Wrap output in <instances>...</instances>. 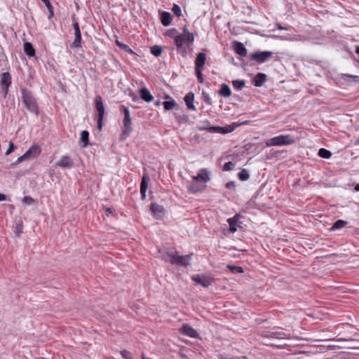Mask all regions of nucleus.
<instances>
[{"label":"nucleus","instance_id":"obj_1","mask_svg":"<svg viewBox=\"0 0 359 359\" xmlns=\"http://www.w3.org/2000/svg\"><path fill=\"white\" fill-rule=\"evenodd\" d=\"M120 111L123 113L124 118L123 120V131L121 135V139H126L133 131L132 121L130 118V112L128 107L124 105L120 107Z\"/></svg>","mask_w":359,"mask_h":359},{"label":"nucleus","instance_id":"obj_2","mask_svg":"<svg viewBox=\"0 0 359 359\" xmlns=\"http://www.w3.org/2000/svg\"><path fill=\"white\" fill-rule=\"evenodd\" d=\"M296 138L290 134L281 135L268 140L266 142V147L272 146H285L294 144Z\"/></svg>","mask_w":359,"mask_h":359},{"label":"nucleus","instance_id":"obj_3","mask_svg":"<svg viewBox=\"0 0 359 359\" xmlns=\"http://www.w3.org/2000/svg\"><path fill=\"white\" fill-rule=\"evenodd\" d=\"M22 99L25 107L31 112L38 114V105L31 91L25 88L21 89Z\"/></svg>","mask_w":359,"mask_h":359},{"label":"nucleus","instance_id":"obj_4","mask_svg":"<svg viewBox=\"0 0 359 359\" xmlns=\"http://www.w3.org/2000/svg\"><path fill=\"white\" fill-rule=\"evenodd\" d=\"M41 153V148L37 144L32 145L29 149L21 156H20L15 162L18 165L23 161L34 158L39 156Z\"/></svg>","mask_w":359,"mask_h":359},{"label":"nucleus","instance_id":"obj_5","mask_svg":"<svg viewBox=\"0 0 359 359\" xmlns=\"http://www.w3.org/2000/svg\"><path fill=\"white\" fill-rule=\"evenodd\" d=\"M241 123H233L231 125H227L224 127L212 126L209 128H202L201 130H205L212 133L227 134L233 132Z\"/></svg>","mask_w":359,"mask_h":359},{"label":"nucleus","instance_id":"obj_6","mask_svg":"<svg viewBox=\"0 0 359 359\" xmlns=\"http://www.w3.org/2000/svg\"><path fill=\"white\" fill-rule=\"evenodd\" d=\"M241 123H233L231 125H227L224 127L212 126L209 128H202L201 130H205L212 133L227 134L233 132Z\"/></svg>","mask_w":359,"mask_h":359},{"label":"nucleus","instance_id":"obj_7","mask_svg":"<svg viewBox=\"0 0 359 359\" xmlns=\"http://www.w3.org/2000/svg\"><path fill=\"white\" fill-rule=\"evenodd\" d=\"M95 107L98 113L97 129L99 130H102L105 109L102 102V98L100 95H98L95 97Z\"/></svg>","mask_w":359,"mask_h":359},{"label":"nucleus","instance_id":"obj_8","mask_svg":"<svg viewBox=\"0 0 359 359\" xmlns=\"http://www.w3.org/2000/svg\"><path fill=\"white\" fill-rule=\"evenodd\" d=\"M272 55L273 53L271 51H262L251 53L250 55V57L252 60L256 61L257 63L261 64L271 58Z\"/></svg>","mask_w":359,"mask_h":359},{"label":"nucleus","instance_id":"obj_9","mask_svg":"<svg viewBox=\"0 0 359 359\" xmlns=\"http://www.w3.org/2000/svg\"><path fill=\"white\" fill-rule=\"evenodd\" d=\"M11 84V76L8 72H4L0 74V85L5 95L8 92V88Z\"/></svg>","mask_w":359,"mask_h":359},{"label":"nucleus","instance_id":"obj_10","mask_svg":"<svg viewBox=\"0 0 359 359\" xmlns=\"http://www.w3.org/2000/svg\"><path fill=\"white\" fill-rule=\"evenodd\" d=\"M192 280L196 284L201 285L204 287H208L214 281V279L210 276L204 275H196L192 277Z\"/></svg>","mask_w":359,"mask_h":359},{"label":"nucleus","instance_id":"obj_11","mask_svg":"<svg viewBox=\"0 0 359 359\" xmlns=\"http://www.w3.org/2000/svg\"><path fill=\"white\" fill-rule=\"evenodd\" d=\"M55 167L70 169L74 166V160L68 155H63L60 160L55 163Z\"/></svg>","mask_w":359,"mask_h":359},{"label":"nucleus","instance_id":"obj_12","mask_svg":"<svg viewBox=\"0 0 359 359\" xmlns=\"http://www.w3.org/2000/svg\"><path fill=\"white\" fill-rule=\"evenodd\" d=\"M164 35L174 41L177 50H180V34L175 28L170 29L166 31Z\"/></svg>","mask_w":359,"mask_h":359},{"label":"nucleus","instance_id":"obj_13","mask_svg":"<svg viewBox=\"0 0 359 359\" xmlns=\"http://www.w3.org/2000/svg\"><path fill=\"white\" fill-rule=\"evenodd\" d=\"M73 27L74 29L75 39L72 44V46L74 48H79L81 47V34L79 23L77 22H74Z\"/></svg>","mask_w":359,"mask_h":359},{"label":"nucleus","instance_id":"obj_14","mask_svg":"<svg viewBox=\"0 0 359 359\" xmlns=\"http://www.w3.org/2000/svg\"><path fill=\"white\" fill-rule=\"evenodd\" d=\"M181 333L191 338H199L198 332L188 324H183L181 327Z\"/></svg>","mask_w":359,"mask_h":359},{"label":"nucleus","instance_id":"obj_15","mask_svg":"<svg viewBox=\"0 0 359 359\" xmlns=\"http://www.w3.org/2000/svg\"><path fill=\"white\" fill-rule=\"evenodd\" d=\"M194 40V35L191 32H189L184 27L183 28V33L181 34V47L183 43H187L188 46L191 45Z\"/></svg>","mask_w":359,"mask_h":359},{"label":"nucleus","instance_id":"obj_16","mask_svg":"<svg viewBox=\"0 0 359 359\" xmlns=\"http://www.w3.org/2000/svg\"><path fill=\"white\" fill-rule=\"evenodd\" d=\"M150 210L151 211L153 215L157 219L163 217L165 212L164 208L162 205H158L156 203L151 204Z\"/></svg>","mask_w":359,"mask_h":359},{"label":"nucleus","instance_id":"obj_17","mask_svg":"<svg viewBox=\"0 0 359 359\" xmlns=\"http://www.w3.org/2000/svg\"><path fill=\"white\" fill-rule=\"evenodd\" d=\"M232 47L235 53L241 57H245L248 51L245 46L239 41H233L232 43Z\"/></svg>","mask_w":359,"mask_h":359},{"label":"nucleus","instance_id":"obj_18","mask_svg":"<svg viewBox=\"0 0 359 359\" xmlns=\"http://www.w3.org/2000/svg\"><path fill=\"white\" fill-rule=\"evenodd\" d=\"M241 216L238 214H236L233 217L229 218L227 222L229 225V231L231 233H234L237 231V224L239 222Z\"/></svg>","mask_w":359,"mask_h":359},{"label":"nucleus","instance_id":"obj_19","mask_svg":"<svg viewBox=\"0 0 359 359\" xmlns=\"http://www.w3.org/2000/svg\"><path fill=\"white\" fill-rule=\"evenodd\" d=\"M185 104L189 110L196 111V108L194 104V94L191 92L189 93L184 98Z\"/></svg>","mask_w":359,"mask_h":359},{"label":"nucleus","instance_id":"obj_20","mask_svg":"<svg viewBox=\"0 0 359 359\" xmlns=\"http://www.w3.org/2000/svg\"><path fill=\"white\" fill-rule=\"evenodd\" d=\"M165 262H170L172 264H180V255L177 252L175 254L167 253L163 256Z\"/></svg>","mask_w":359,"mask_h":359},{"label":"nucleus","instance_id":"obj_21","mask_svg":"<svg viewBox=\"0 0 359 359\" xmlns=\"http://www.w3.org/2000/svg\"><path fill=\"white\" fill-rule=\"evenodd\" d=\"M194 180L201 183H206L210 180V177L207 170L203 169L200 170L196 176L194 177Z\"/></svg>","mask_w":359,"mask_h":359},{"label":"nucleus","instance_id":"obj_22","mask_svg":"<svg viewBox=\"0 0 359 359\" xmlns=\"http://www.w3.org/2000/svg\"><path fill=\"white\" fill-rule=\"evenodd\" d=\"M148 177L144 175L142 177V181L140 184V194L142 199H145L146 198V191L148 187Z\"/></svg>","mask_w":359,"mask_h":359},{"label":"nucleus","instance_id":"obj_23","mask_svg":"<svg viewBox=\"0 0 359 359\" xmlns=\"http://www.w3.org/2000/svg\"><path fill=\"white\" fill-rule=\"evenodd\" d=\"M264 337L273 338V339H285L286 334L283 332H267L262 334Z\"/></svg>","mask_w":359,"mask_h":359},{"label":"nucleus","instance_id":"obj_24","mask_svg":"<svg viewBox=\"0 0 359 359\" xmlns=\"http://www.w3.org/2000/svg\"><path fill=\"white\" fill-rule=\"evenodd\" d=\"M172 20V15L167 12L163 11L161 13V22L164 26H168L171 24Z\"/></svg>","mask_w":359,"mask_h":359},{"label":"nucleus","instance_id":"obj_25","mask_svg":"<svg viewBox=\"0 0 359 359\" xmlns=\"http://www.w3.org/2000/svg\"><path fill=\"white\" fill-rule=\"evenodd\" d=\"M140 94L141 98L147 102H151L154 100V97L146 88H142L140 90Z\"/></svg>","mask_w":359,"mask_h":359},{"label":"nucleus","instance_id":"obj_26","mask_svg":"<svg viewBox=\"0 0 359 359\" xmlns=\"http://www.w3.org/2000/svg\"><path fill=\"white\" fill-rule=\"evenodd\" d=\"M206 60V55L204 53H199L195 60V68H203Z\"/></svg>","mask_w":359,"mask_h":359},{"label":"nucleus","instance_id":"obj_27","mask_svg":"<svg viewBox=\"0 0 359 359\" xmlns=\"http://www.w3.org/2000/svg\"><path fill=\"white\" fill-rule=\"evenodd\" d=\"M24 51L29 57H33L35 55V50L32 44L29 42H25L24 43Z\"/></svg>","mask_w":359,"mask_h":359},{"label":"nucleus","instance_id":"obj_28","mask_svg":"<svg viewBox=\"0 0 359 359\" xmlns=\"http://www.w3.org/2000/svg\"><path fill=\"white\" fill-rule=\"evenodd\" d=\"M266 81V75L263 73H258L254 79V85L257 87L261 86Z\"/></svg>","mask_w":359,"mask_h":359},{"label":"nucleus","instance_id":"obj_29","mask_svg":"<svg viewBox=\"0 0 359 359\" xmlns=\"http://www.w3.org/2000/svg\"><path fill=\"white\" fill-rule=\"evenodd\" d=\"M220 95L224 97H229L231 95L230 88L226 84H222L220 88Z\"/></svg>","mask_w":359,"mask_h":359},{"label":"nucleus","instance_id":"obj_30","mask_svg":"<svg viewBox=\"0 0 359 359\" xmlns=\"http://www.w3.org/2000/svg\"><path fill=\"white\" fill-rule=\"evenodd\" d=\"M346 224H347L346 221H344L343 219H338L333 224V225L332 226V230H336V229H339L344 228V226H346Z\"/></svg>","mask_w":359,"mask_h":359},{"label":"nucleus","instance_id":"obj_31","mask_svg":"<svg viewBox=\"0 0 359 359\" xmlns=\"http://www.w3.org/2000/svg\"><path fill=\"white\" fill-rule=\"evenodd\" d=\"M318 155L324 158H330L332 156V153L326 149L321 148L318 151Z\"/></svg>","mask_w":359,"mask_h":359},{"label":"nucleus","instance_id":"obj_32","mask_svg":"<svg viewBox=\"0 0 359 359\" xmlns=\"http://www.w3.org/2000/svg\"><path fill=\"white\" fill-rule=\"evenodd\" d=\"M89 133L86 130H83L81 133V140L83 143V146L86 147L88 144Z\"/></svg>","mask_w":359,"mask_h":359},{"label":"nucleus","instance_id":"obj_33","mask_svg":"<svg viewBox=\"0 0 359 359\" xmlns=\"http://www.w3.org/2000/svg\"><path fill=\"white\" fill-rule=\"evenodd\" d=\"M245 81L243 80H235V81H233V82H232L233 87L236 90H240L242 88H243L245 86Z\"/></svg>","mask_w":359,"mask_h":359},{"label":"nucleus","instance_id":"obj_34","mask_svg":"<svg viewBox=\"0 0 359 359\" xmlns=\"http://www.w3.org/2000/svg\"><path fill=\"white\" fill-rule=\"evenodd\" d=\"M191 255H192V254L187 255L185 256H181V266L189 265L190 263V261L191 259Z\"/></svg>","mask_w":359,"mask_h":359},{"label":"nucleus","instance_id":"obj_35","mask_svg":"<svg viewBox=\"0 0 359 359\" xmlns=\"http://www.w3.org/2000/svg\"><path fill=\"white\" fill-rule=\"evenodd\" d=\"M250 177V175L248 172V171L245 169H243L241 172L238 173V178L241 181H245L248 180Z\"/></svg>","mask_w":359,"mask_h":359},{"label":"nucleus","instance_id":"obj_36","mask_svg":"<svg viewBox=\"0 0 359 359\" xmlns=\"http://www.w3.org/2000/svg\"><path fill=\"white\" fill-rule=\"evenodd\" d=\"M227 267L232 273H242L243 272V268L241 266L228 265Z\"/></svg>","mask_w":359,"mask_h":359},{"label":"nucleus","instance_id":"obj_37","mask_svg":"<svg viewBox=\"0 0 359 359\" xmlns=\"http://www.w3.org/2000/svg\"><path fill=\"white\" fill-rule=\"evenodd\" d=\"M116 44L120 47L121 49L128 52V53H133V51L132 50V49L126 44H124L118 41H116Z\"/></svg>","mask_w":359,"mask_h":359},{"label":"nucleus","instance_id":"obj_38","mask_svg":"<svg viewBox=\"0 0 359 359\" xmlns=\"http://www.w3.org/2000/svg\"><path fill=\"white\" fill-rule=\"evenodd\" d=\"M196 75L198 83H203V76L202 73V68H195Z\"/></svg>","mask_w":359,"mask_h":359},{"label":"nucleus","instance_id":"obj_39","mask_svg":"<svg viewBox=\"0 0 359 359\" xmlns=\"http://www.w3.org/2000/svg\"><path fill=\"white\" fill-rule=\"evenodd\" d=\"M151 53L155 56H158L161 54L162 50L159 46H154L151 48Z\"/></svg>","mask_w":359,"mask_h":359},{"label":"nucleus","instance_id":"obj_40","mask_svg":"<svg viewBox=\"0 0 359 359\" xmlns=\"http://www.w3.org/2000/svg\"><path fill=\"white\" fill-rule=\"evenodd\" d=\"M163 107L165 109L170 110L173 108L175 105V102L174 101H165L163 103Z\"/></svg>","mask_w":359,"mask_h":359},{"label":"nucleus","instance_id":"obj_41","mask_svg":"<svg viewBox=\"0 0 359 359\" xmlns=\"http://www.w3.org/2000/svg\"><path fill=\"white\" fill-rule=\"evenodd\" d=\"M121 355L124 359H133V358L132 353L126 349L122 350L121 351Z\"/></svg>","mask_w":359,"mask_h":359},{"label":"nucleus","instance_id":"obj_42","mask_svg":"<svg viewBox=\"0 0 359 359\" xmlns=\"http://www.w3.org/2000/svg\"><path fill=\"white\" fill-rule=\"evenodd\" d=\"M22 203L27 205H32L34 203V200L29 196H25L22 198Z\"/></svg>","mask_w":359,"mask_h":359},{"label":"nucleus","instance_id":"obj_43","mask_svg":"<svg viewBox=\"0 0 359 359\" xmlns=\"http://www.w3.org/2000/svg\"><path fill=\"white\" fill-rule=\"evenodd\" d=\"M234 166V164L231 162H227L224 165V170H231V169H233Z\"/></svg>","mask_w":359,"mask_h":359},{"label":"nucleus","instance_id":"obj_44","mask_svg":"<svg viewBox=\"0 0 359 359\" xmlns=\"http://www.w3.org/2000/svg\"><path fill=\"white\" fill-rule=\"evenodd\" d=\"M172 11L176 16L180 17V6H179L175 4L172 8Z\"/></svg>","mask_w":359,"mask_h":359},{"label":"nucleus","instance_id":"obj_45","mask_svg":"<svg viewBox=\"0 0 359 359\" xmlns=\"http://www.w3.org/2000/svg\"><path fill=\"white\" fill-rule=\"evenodd\" d=\"M236 187V184L233 181H231V182H229L226 184V188L229 189H234Z\"/></svg>","mask_w":359,"mask_h":359},{"label":"nucleus","instance_id":"obj_46","mask_svg":"<svg viewBox=\"0 0 359 359\" xmlns=\"http://www.w3.org/2000/svg\"><path fill=\"white\" fill-rule=\"evenodd\" d=\"M13 149H14V144L12 142H10L9 148L8 149V150L6 151V154L11 153L13 151Z\"/></svg>","mask_w":359,"mask_h":359},{"label":"nucleus","instance_id":"obj_47","mask_svg":"<svg viewBox=\"0 0 359 359\" xmlns=\"http://www.w3.org/2000/svg\"><path fill=\"white\" fill-rule=\"evenodd\" d=\"M46 6L48 8H50L51 7V4L49 0H41Z\"/></svg>","mask_w":359,"mask_h":359},{"label":"nucleus","instance_id":"obj_48","mask_svg":"<svg viewBox=\"0 0 359 359\" xmlns=\"http://www.w3.org/2000/svg\"><path fill=\"white\" fill-rule=\"evenodd\" d=\"M48 11H49V16L48 18H50L53 16V6H51V7H50V8H48Z\"/></svg>","mask_w":359,"mask_h":359},{"label":"nucleus","instance_id":"obj_49","mask_svg":"<svg viewBox=\"0 0 359 359\" xmlns=\"http://www.w3.org/2000/svg\"><path fill=\"white\" fill-rule=\"evenodd\" d=\"M277 28L279 29V30H288L289 29L287 28V27H282L280 25H277Z\"/></svg>","mask_w":359,"mask_h":359},{"label":"nucleus","instance_id":"obj_50","mask_svg":"<svg viewBox=\"0 0 359 359\" xmlns=\"http://www.w3.org/2000/svg\"><path fill=\"white\" fill-rule=\"evenodd\" d=\"M6 199V196L4 194H0V201H5Z\"/></svg>","mask_w":359,"mask_h":359},{"label":"nucleus","instance_id":"obj_51","mask_svg":"<svg viewBox=\"0 0 359 359\" xmlns=\"http://www.w3.org/2000/svg\"><path fill=\"white\" fill-rule=\"evenodd\" d=\"M111 213H112V210H111V208H107V209L106 210V215H110V214H111Z\"/></svg>","mask_w":359,"mask_h":359},{"label":"nucleus","instance_id":"obj_52","mask_svg":"<svg viewBox=\"0 0 359 359\" xmlns=\"http://www.w3.org/2000/svg\"><path fill=\"white\" fill-rule=\"evenodd\" d=\"M205 123H206L207 125H209V122H208V121H206V122H205ZM209 127H210V126H203L200 127V128H199V130H201V128H209Z\"/></svg>","mask_w":359,"mask_h":359},{"label":"nucleus","instance_id":"obj_53","mask_svg":"<svg viewBox=\"0 0 359 359\" xmlns=\"http://www.w3.org/2000/svg\"><path fill=\"white\" fill-rule=\"evenodd\" d=\"M355 53L359 55V46H356Z\"/></svg>","mask_w":359,"mask_h":359},{"label":"nucleus","instance_id":"obj_54","mask_svg":"<svg viewBox=\"0 0 359 359\" xmlns=\"http://www.w3.org/2000/svg\"><path fill=\"white\" fill-rule=\"evenodd\" d=\"M355 190L359 191V184H356L355 187Z\"/></svg>","mask_w":359,"mask_h":359}]
</instances>
